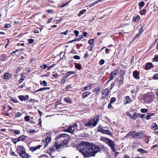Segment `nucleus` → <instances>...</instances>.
<instances>
[{
    "mask_svg": "<svg viewBox=\"0 0 158 158\" xmlns=\"http://www.w3.org/2000/svg\"><path fill=\"white\" fill-rule=\"evenodd\" d=\"M77 147L84 156H95L97 152L100 151V148L96 145L84 141L81 142Z\"/></svg>",
    "mask_w": 158,
    "mask_h": 158,
    "instance_id": "1",
    "label": "nucleus"
},
{
    "mask_svg": "<svg viewBox=\"0 0 158 158\" xmlns=\"http://www.w3.org/2000/svg\"><path fill=\"white\" fill-rule=\"evenodd\" d=\"M98 116H96L94 119L89 120L87 123H84V126L86 127V129L93 128L96 126L99 121Z\"/></svg>",
    "mask_w": 158,
    "mask_h": 158,
    "instance_id": "2",
    "label": "nucleus"
},
{
    "mask_svg": "<svg viewBox=\"0 0 158 158\" xmlns=\"http://www.w3.org/2000/svg\"><path fill=\"white\" fill-rule=\"evenodd\" d=\"M17 150L19 155L22 158H28V154L27 153L25 152V149L22 145H17Z\"/></svg>",
    "mask_w": 158,
    "mask_h": 158,
    "instance_id": "3",
    "label": "nucleus"
},
{
    "mask_svg": "<svg viewBox=\"0 0 158 158\" xmlns=\"http://www.w3.org/2000/svg\"><path fill=\"white\" fill-rule=\"evenodd\" d=\"M63 144L62 143L58 144L55 143L53 146L50 147L48 149V152L49 153L50 155H51L53 152H55L56 150L59 151V150L64 146Z\"/></svg>",
    "mask_w": 158,
    "mask_h": 158,
    "instance_id": "4",
    "label": "nucleus"
},
{
    "mask_svg": "<svg viewBox=\"0 0 158 158\" xmlns=\"http://www.w3.org/2000/svg\"><path fill=\"white\" fill-rule=\"evenodd\" d=\"M108 127H101L98 128V130L102 133L111 135L112 133Z\"/></svg>",
    "mask_w": 158,
    "mask_h": 158,
    "instance_id": "5",
    "label": "nucleus"
},
{
    "mask_svg": "<svg viewBox=\"0 0 158 158\" xmlns=\"http://www.w3.org/2000/svg\"><path fill=\"white\" fill-rule=\"evenodd\" d=\"M77 129V125L76 123L70 126L68 128L64 130L65 132H68L71 133H73Z\"/></svg>",
    "mask_w": 158,
    "mask_h": 158,
    "instance_id": "6",
    "label": "nucleus"
},
{
    "mask_svg": "<svg viewBox=\"0 0 158 158\" xmlns=\"http://www.w3.org/2000/svg\"><path fill=\"white\" fill-rule=\"evenodd\" d=\"M107 144L111 148L112 151L113 152H115L116 151V149L115 148L116 145L114 143V142L113 140L110 139Z\"/></svg>",
    "mask_w": 158,
    "mask_h": 158,
    "instance_id": "7",
    "label": "nucleus"
},
{
    "mask_svg": "<svg viewBox=\"0 0 158 158\" xmlns=\"http://www.w3.org/2000/svg\"><path fill=\"white\" fill-rule=\"evenodd\" d=\"M139 134L135 131L129 132L127 135V136H131L133 138L139 136Z\"/></svg>",
    "mask_w": 158,
    "mask_h": 158,
    "instance_id": "8",
    "label": "nucleus"
},
{
    "mask_svg": "<svg viewBox=\"0 0 158 158\" xmlns=\"http://www.w3.org/2000/svg\"><path fill=\"white\" fill-rule=\"evenodd\" d=\"M12 75L10 73H6L4 75L3 79L5 80H9L12 77Z\"/></svg>",
    "mask_w": 158,
    "mask_h": 158,
    "instance_id": "9",
    "label": "nucleus"
},
{
    "mask_svg": "<svg viewBox=\"0 0 158 158\" xmlns=\"http://www.w3.org/2000/svg\"><path fill=\"white\" fill-rule=\"evenodd\" d=\"M109 90L107 89H106L102 91V97L105 98L106 96L108 95L109 94Z\"/></svg>",
    "mask_w": 158,
    "mask_h": 158,
    "instance_id": "10",
    "label": "nucleus"
},
{
    "mask_svg": "<svg viewBox=\"0 0 158 158\" xmlns=\"http://www.w3.org/2000/svg\"><path fill=\"white\" fill-rule=\"evenodd\" d=\"M100 140L102 141L105 143L107 144L110 139L106 137H102L100 138Z\"/></svg>",
    "mask_w": 158,
    "mask_h": 158,
    "instance_id": "11",
    "label": "nucleus"
},
{
    "mask_svg": "<svg viewBox=\"0 0 158 158\" xmlns=\"http://www.w3.org/2000/svg\"><path fill=\"white\" fill-rule=\"evenodd\" d=\"M138 72L137 71H134L133 73L134 77L136 79H138L139 78V77L138 75Z\"/></svg>",
    "mask_w": 158,
    "mask_h": 158,
    "instance_id": "12",
    "label": "nucleus"
},
{
    "mask_svg": "<svg viewBox=\"0 0 158 158\" xmlns=\"http://www.w3.org/2000/svg\"><path fill=\"white\" fill-rule=\"evenodd\" d=\"M42 146L39 145L36 146H34L31 148V150L32 151H35L38 149H40Z\"/></svg>",
    "mask_w": 158,
    "mask_h": 158,
    "instance_id": "13",
    "label": "nucleus"
},
{
    "mask_svg": "<svg viewBox=\"0 0 158 158\" xmlns=\"http://www.w3.org/2000/svg\"><path fill=\"white\" fill-rule=\"evenodd\" d=\"M151 129L153 130H157L158 129V126L156 123H154L151 126Z\"/></svg>",
    "mask_w": 158,
    "mask_h": 158,
    "instance_id": "14",
    "label": "nucleus"
},
{
    "mask_svg": "<svg viewBox=\"0 0 158 158\" xmlns=\"http://www.w3.org/2000/svg\"><path fill=\"white\" fill-rule=\"evenodd\" d=\"M93 85V84H89V85L85 87L84 88V89L82 90V91H84L85 90H89L91 88V86Z\"/></svg>",
    "mask_w": 158,
    "mask_h": 158,
    "instance_id": "15",
    "label": "nucleus"
},
{
    "mask_svg": "<svg viewBox=\"0 0 158 158\" xmlns=\"http://www.w3.org/2000/svg\"><path fill=\"white\" fill-rule=\"evenodd\" d=\"M26 139V136L25 135H23L20 136L19 138H17L18 141H23Z\"/></svg>",
    "mask_w": 158,
    "mask_h": 158,
    "instance_id": "16",
    "label": "nucleus"
},
{
    "mask_svg": "<svg viewBox=\"0 0 158 158\" xmlns=\"http://www.w3.org/2000/svg\"><path fill=\"white\" fill-rule=\"evenodd\" d=\"M137 151L142 154L146 153L148 152L147 151L144 150L142 148L138 149Z\"/></svg>",
    "mask_w": 158,
    "mask_h": 158,
    "instance_id": "17",
    "label": "nucleus"
},
{
    "mask_svg": "<svg viewBox=\"0 0 158 158\" xmlns=\"http://www.w3.org/2000/svg\"><path fill=\"white\" fill-rule=\"evenodd\" d=\"M148 115L146 117V119L147 120L151 118V117L153 116L154 113H148Z\"/></svg>",
    "mask_w": 158,
    "mask_h": 158,
    "instance_id": "18",
    "label": "nucleus"
},
{
    "mask_svg": "<svg viewBox=\"0 0 158 158\" xmlns=\"http://www.w3.org/2000/svg\"><path fill=\"white\" fill-rule=\"evenodd\" d=\"M118 73V70H116L112 72L110 74V75H111V76H112L113 77H114Z\"/></svg>",
    "mask_w": 158,
    "mask_h": 158,
    "instance_id": "19",
    "label": "nucleus"
},
{
    "mask_svg": "<svg viewBox=\"0 0 158 158\" xmlns=\"http://www.w3.org/2000/svg\"><path fill=\"white\" fill-rule=\"evenodd\" d=\"M91 93L89 92H85L83 94V97L84 98H85V97H87Z\"/></svg>",
    "mask_w": 158,
    "mask_h": 158,
    "instance_id": "20",
    "label": "nucleus"
},
{
    "mask_svg": "<svg viewBox=\"0 0 158 158\" xmlns=\"http://www.w3.org/2000/svg\"><path fill=\"white\" fill-rule=\"evenodd\" d=\"M125 99L126 101V103H130L131 102V99L129 96L125 97Z\"/></svg>",
    "mask_w": 158,
    "mask_h": 158,
    "instance_id": "21",
    "label": "nucleus"
},
{
    "mask_svg": "<svg viewBox=\"0 0 158 158\" xmlns=\"http://www.w3.org/2000/svg\"><path fill=\"white\" fill-rule=\"evenodd\" d=\"M138 113L134 112L132 115L131 119L133 120L136 119L138 117Z\"/></svg>",
    "mask_w": 158,
    "mask_h": 158,
    "instance_id": "22",
    "label": "nucleus"
},
{
    "mask_svg": "<svg viewBox=\"0 0 158 158\" xmlns=\"http://www.w3.org/2000/svg\"><path fill=\"white\" fill-rule=\"evenodd\" d=\"M73 72L69 71L67 72L64 75V78H67L69 76L72 74H73Z\"/></svg>",
    "mask_w": 158,
    "mask_h": 158,
    "instance_id": "23",
    "label": "nucleus"
},
{
    "mask_svg": "<svg viewBox=\"0 0 158 158\" xmlns=\"http://www.w3.org/2000/svg\"><path fill=\"white\" fill-rule=\"evenodd\" d=\"M69 142V140H63V142L61 143H62L63 144V145H64V146L62 147V148L66 147V144Z\"/></svg>",
    "mask_w": 158,
    "mask_h": 158,
    "instance_id": "24",
    "label": "nucleus"
},
{
    "mask_svg": "<svg viewBox=\"0 0 158 158\" xmlns=\"http://www.w3.org/2000/svg\"><path fill=\"white\" fill-rule=\"evenodd\" d=\"M64 101L69 103H72V100L69 98L67 97L65 98H64Z\"/></svg>",
    "mask_w": 158,
    "mask_h": 158,
    "instance_id": "25",
    "label": "nucleus"
},
{
    "mask_svg": "<svg viewBox=\"0 0 158 158\" xmlns=\"http://www.w3.org/2000/svg\"><path fill=\"white\" fill-rule=\"evenodd\" d=\"M21 78L19 80V82L20 83H21L23 81H24V78L25 77V76L24 74L21 73Z\"/></svg>",
    "mask_w": 158,
    "mask_h": 158,
    "instance_id": "26",
    "label": "nucleus"
},
{
    "mask_svg": "<svg viewBox=\"0 0 158 158\" xmlns=\"http://www.w3.org/2000/svg\"><path fill=\"white\" fill-rule=\"evenodd\" d=\"M151 66L152 64L151 63H148L146 65L145 67L148 70L150 69Z\"/></svg>",
    "mask_w": 158,
    "mask_h": 158,
    "instance_id": "27",
    "label": "nucleus"
},
{
    "mask_svg": "<svg viewBox=\"0 0 158 158\" xmlns=\"http://www.w3.org/2000/svg\"><path fill=\"white\" fill-rule=\"evenodd\" d=\"M86 12V10L85 9H84L81 10L79 13L78 16H80L84 14Z\"/></svg>",
    "mask_w": 158,
    "mask_h": 158,
    "instance_id": "28",
    "label": "nucleus"
},
{
    "mask_svg": "<svg viewBox=\"0 0 158 158\" xmlns=\"http://www.w3.org/2000/svg\"><path fill=\"white\" fill-rule=\"evenodd\" d=\"M68 136V135L66 134H62L59 135L58 138H61V137H63V138L65 137H67Z\"/></svg>",
    "mask_w": 158,
    "mask_h": 158,
    "instance_id": "29",
    "label": "nucleus"
},
{
    "mask_svg": "<svg viewBox=\"0 0 158 158\" xmlns=\"http://www.w3.org/2000/svg\"><path fill=\"white\" fill-rule=\"evenodd\" d=\"M12 132L18 135L20 133V131L19 130H12Z\"/></svg>",
    "mask_w": 158,
    "mask_h": 158,
    "instance_id": "30",
    "label": "nucleus"
},
{
    "mask_svg": "<svg viewBox=\"0 0 158 158\" xmlns=\"http://www.w3.org/2000/svg\"><path fill=\"white\" fill-rule=\"evenodd\" d=\"M51 140V138L50 137L48 136L45 139V141L47 144L49 143Z\"/></svg>",
    "mask_w": 158,
    "mask_h": 158,
    "instance_id": "31",
    "label": "nucleus"
},
{
    "mask_svg": "<svg viewBox=\"0 0 158 158\" xmlns=\"http://www.w3.org/2000/svg\"><path fill=\"white\" fill-rule=\"evenodd\" d=\"M81 65L80 64H78L75 65V68L78 69L80 70L81 69Z\"/></svg>",
    "mask_w": 158,
    "mask_h": 158,
    "instance_id": "32",
    "label": "nucleus"
},
{
    "mask_svg": "<svg viewBox=\"0 0 158 158\" xmlns=\"http://www.w3.org/2000/svg\"><path fill=\"white\" fill-rule=\"evenodd\" d=\"M146 11V9H144L141 10L139 13L141 15H144L145 14Z\"/></svg>",
    "mask_w": 158,
    "mask_h": 158,
    "instance_id": "33",
    "label": "nucleus"
},
{
    "mask_svg": "<svg viewBox=\"0 0 158 158\" xmlns=\"http://www.w3.org/2000/svg\"><path fill=\"white\" fill-rule=\"evenodd\" d=\"M144 5V3L143 2H140L139 4V7H142Z\"/></svg>",
    "mask_w": 158,
    "mask_h": 158,
    "instance_id": "34",
    "label": "nucleus"
},
{
    "mask_svg": "<svg viewBox=\"0 0 158 158\" xmlns=\"http://www.w3.org/2000/svg\"><path fill=\"white\" fill-rule=\"evenodd\" d=\"M100 91V88L98 87H97L95 88L94 90V92H95L97 93H98Z\"/></svg>",
    "mask_w": 158,
    "mask_h": 158,
    "instance_id": "35",
    "label": "nucleus"
},
{
    "mask_svg": "<svg viewBox=\"0 0 158 158\" xmlns=\"http://www.w3.org/2000/svg\"><path fill=\"white\" fill-rule=\"evenodd\" d=\"M140 19L139 16V15L137 16L136 17H134L133 18V20L135 21L136 20H139Z\"/></svg>",
    "mask_w": 158,
    "mask_h": 158,
    "instance_id": "36",
    "label": "nucleus"
},
{
    "mask_svg": "<svg viewBox=\"0 0 158 158\" xmlns=\"http://www.w3.org/2000/svg\"><path fill=\"white\" fill-rule=\"evenodd\" d=\"M94 45V44L91 45L90 46H89L88 48V50L89 51H93V50L92 49V48L93 47Z\"/></svg>",
    "mask_w": 158,
    "mask_h": 158,
    "instance_id": "37",
    "label": "nucleus"
},
{
    "mask_svg": "<svg viewBox=\"0 0 158 158\" xmlns=\"http://www.w3.org/2000/svg\"><path fill=\"white\" fill-rule=\"evenodd\" d=\"M94 39H91L89 40L88 41V43L89 44H91V45L94 44Z\"/></svg>",
    "mask_w": 158,
    "mask_h": 158,
    "instance_id": "38",
    "label": "nucleus"
},
{
    "mask_svg": "<svg viewBox=\"0 0 158 158\" xmlns=\"http://www.w3.org/2000/svg\"><path fill=\"white\" fill-rule=\"evenodd\" d=\"M138 117H140L142 118H143L144 117V114H142L140 113H138Z\"/></svg>",
    "mask_w": 158,
    "mask_h": 158,
    "instance_id": "39",
    "label": "nucleus"
},
{
    "mask_svg": "<svg viewBox=\"0 0 158 158\" xmlns=\"http://www.w3.org/2000/svg\"><path fill=\"white\" fill-rule=\"evenodd\" d=\"M24 119L27 121H30V116L28 115H26L24 117Z\"/></svg>",
    "mask_w": 158,
    "mask_h": 158,
    "instance_id": "40",
    "label": "nucleus"
},
{
    "mask_svg": "<svg viewBox=\"0 0 158 158\" xmlns=\"http://www.w3.org/2000/svg\"><path fill=\"white\" fill-rule=\"evenodd\" d=\"M116 101V99L115 98H111V99L110 100V103H113L114 102Z\"/></svg>",
    "mask_w": 158,
    "mask_h": 158,
    "instance_id": "41",
    "label": "nucleus"
},
{
    "mask_svg": "<svg viewBox=\"0 0 158 158\" xmlns=\"http://www.w3.org/2000/svg\"><path fill=\"white\" fill-rule=\"evenodd\" d=\"M147 111V110L146 109H141L140 110V111L142 113H146Z\"/></svg>",
    "mask_w": 158,
    "mask_h": 158,
    "instance_id": "42",
    "label": "nucleus"
},
{
    "mask_svg": "<svg viewBox=\"0 0 158 158\" xmlns=\"http://www.w3.org/2000/svg\"><path fill=\"white\" fill-rule=\"evenodd\" d=\"M10 154L11 155L15 156H17V155L14 152L12 151L10 152Z\"/></svg>",
    "mask_w": 158,
    "mask_h": 158,
    "instance_id": "43",
    "label": "nucleus"
},
{
    "mask_svg": "<svg viewBox=\"0 0 158 158\" xmlns=\"http://www.w3.org/2000/svg\"><path fill=\"white\" fill-rule=\"evenodd\" d=\"M19 98L20 99V100L21 101H23V100H24V96H19Z\"/></svg>",
    "mask_w": 158,
    "mask_h": 158,
    "instance_id": "44",
    "label": "nucleus"
},
{
    "mask_svg": "<svg viewBox=\"0 0 158 158\" xmlns=\"http://www.w3.org/2000/svg\"><path fill=\"white\" fill-rule=\"evenodd\" d=\"M73 57L74 59L77 60H79L80 59V57L77 55H75L73 56Z\"/></svg>",
    "mask_w": 158,
    "mask_h": 158,
    "instance_id": "45",
    "label": "nucleus"
},
{
    "mask_svg": "<svg viewBox=\"0 0 158 158\" xmlns=\"http://www.w3.org/2000/svg\"><path fill=\"white\" fill-rule=\"evenodd\" d=\"M34 41V40L33 39H29L28 40V42L30 44H31Z\"/></svg>",
    "mask_w": 158,
    "mask_h": 158,
    "instance_id": "46",
    "label": "nucleus"
},
{
    "mask_svg": "<svg viewBox=\"0 0 158 158\" xmlns=\"http://www.w3.org/2000/svg\"><path fill=\"white\" fill-rule=\"evenodd\" d=\"M47 65L43 64V65H42L41 66V68L42 69H46V68H47Z\"/></svg>",
    "mask_w": 158,
    "mask_h": 158,
    "instance_id": "47",
    "label": "nucleus"
},
{
    "mask_svg": "<svg viewBox=\"0 0 158 158\" xmlns=\"http://www.w3.org/2000/svg\"><path fill=\"white\" fill-rule=\"evenodd\" d=\"M42 84L43 85V86H47V83L46 81H43L42 82Z\"/></svg>",
    "mask_w": 158,
    "mask_h": 158,
    "instance_id": "48",
    "label": "nucleus"
},
{
    "mask_svg": "<svg viewBox=\"0 0 158 158\" xmlns=\"http://www.w3.org/2000/svg\"><path fill=\"white\" fill-rule=\"evenodd\" d=\"M70 1H69L67 3H66L65 4H63L62 5L60 6V7H64L66 6L70 2Z\"/></svg>",
    "mask_w": 158,
    "mask_h": 158,
    "instance_id": "49",
    "label": "nucleus"
},
{
    "mask_svg": "<svg viewBox=\"0 0 158 158\" xmlns=\"http://www.w3.org/2000/svg\"><path fill=\"white\" fill-rule=\"evenodd\" d=\"M74 33L75 34L76 36H78L79 32L77 30H74Z\"/></svg>",
    "mask_w": 158,
    "mask_h": 158,
    "instance_id": "50",
    "label": "nucleus"
},
{
    "mask_svg": "<svg viewBox=\"0 0 158 158\" xmlns=\"http://www.w3.org/2000/svg\"><path fill=\"white\" fill-rule=\"evenodd\" d=\"M104 60L103 59L101 60L99 62V63L100 64H103L104 63Z\"/></svg>",
    "mask_w": 158,
    "mask_h": 158,
    "instance_id": "51",
    "label": "nucleus"
},
{
    "mask_svg": "<svg viewBox=\"0 0 158 158\" xmlns=\"http://www.w3.org/2000/svg\"><path fill=\"white\" fill-rule=\"evenodd\" d=\"M153 79H158V74H156L153 77Z\"/></svg>",
    "mask_w": 158,
    "mask_h": 158,
    "instance_id": "52",
    "label": "nucleus"
},
{
    "mask_svg": "<svg viewBox=\"0 0 158 158\" xmlns=\"http://www.w3.org/2000/svg\"><path fill=\"white\" fill-rule=\"evenodd\" d=\"M68 32V31L67 30H66V31H65L64 32H61L60 34H62V35H65L67 34Z\"/></svg>",
    "mask_w": 158,
    "mask_h": 158,
    "instance_id": "53",
    "label": "nucleus"
},
{
    "mask_svg": "<svg viewBox=\"0 0 158 158\" xmlns=\"http://www.w3.org/2000/svg\"><path fill=\"white\" fill-rule=\"evenodd\" d=\"M12 140L13 142L15 144L17 143L19 141H18V140L17 139V138L13 139Z\"/></svg>",
    "mask_w": 158,
    "mask_h": 158,
    "instance_id": "54",
    "label": "nucleus"
},
{
    "mask_svg": "<svg viewBox=\"0 0 158 158\" xmlns=\"http://www.w3.org/2000/svg\"><path fill=\"white\" fill-rule=\"evenodd\" d=\"M127 115L130 118H131V117H132V115L130 113H129V112H127Z\"/></svg>",
    "mask_w": 158,
    "mask_h": 158,
    "instance_id": "55",
    "label": "nucleus"
},
{
    "mask_svg": "<svg viewBox=\"0 0 158 158\" xmlns=\"http://www.w3.org/2000/svg\"><path fill=\"white\" fill-rule=\"evenodd\" d=\"M21 114L20 112H18L16 114V116L17 117H19L21 115Z\"/></svg>",
    "mask_w": 158,
    "mask_h": 158,
    "instance_id": "56",
    "label": "nucleus"
},
{
    "mask_svg": "<svg viewBox=\"0 0 158 158\" xmlns=\"http://www.w3.org/2000/svg\"><path fill=\"white\" fill-rule=\"evenodd\" d=\"M44 91V89H43V88H40V89H38L35 92H38L39 91Z\"/></svg>",
    "mask_w": 158,
    "mask_h": 158,
    "instance_id": "57",
    "label": "nucleus"
},
{
    "mask_svg": "<svg viewBox=\"0 0 158 158\" xmlns=\"http://www.w3.org/2000/svg\"><path fill=\"white\" fill-rule=\"evenodd\" d=\"M139 144V143L138 142H137V141H136V142H134V145L133 146V148H134L135 147V145H138Z\"/></svg>",
    "mask_w": 158,
    "mask_h": 158,
    "instance_id": "58",
    "label": "nucleus"
},
{
    "mask_svg": "<svg viewBox=\"0 0 158 158\" xmlns=\"http://www.w3.org/2000/svg\"><path fill=\"white\" fill-rule=\"evenodd\" d=\"M114 77L112 76H111V75H110V79H109L108 81L107 82H109V81H110L111 80H113L114 78Z\"/></svg>",
    "mask_w": 158,
    "mask_h": 158,
    "instance_id": "59",
    "label": "nucleus"
},
{
    "mask_svg": "<svg viewBox=\"0 0 158 158\" xmlns=\"http://www.w3.org/2000/svg\"><path fill=\"white\" fill-rule=\"evenodd\" d=\"M83 37V36L82 35H80L79 36V37L77 39V40L76 41H79V40H80Z\"/></svg>",
    "mask_w": 158,
    "mask_h": 158,
    "instance_id": "60",
    "label": "nucleus"
},
{
    "mask_svg": "<svg viewBox=\"0 0 158 158\" xmlns=\"http://www.w3.org/2000/svg\"><path fill=\"white\" fill-rule=\"evenodd\" d=\"M66 79V78H64V76L63 77V79L61 81V83L64 84L65 83V79Z\"/></svg>",
    "mask_w": 158,
    "mask_h": 158,
    "instance_id": "61",
    "label": "nucleus"
},
{
    "mask_svg": "<svg viewBox=\"0 0 158 158\" xmlns=\"http://www.w3.org/2000/svg\"><path fill=\"white\" fill-rule=\"evenodd\" d=\"M11 100L13 102L15 103H17V100L14 99L13 98H11Z\"/></svg>",
    "mask_w": 158,
    "mask_h": 158,
    "instance_id": "62",
    "label": "nucleus"
},
{
    "mask_svg": "<svg viewBox=\"0 0 158 158\" xmlns=\"http://www.w3.org/2000/svg\"><path fill=\"white\" fill-rule=\"evenodd\" d=\"M154 60L156 61H158V56H155L154 58Z\"/></svg>",
    "mask_w": 158,
    "mask_h": 158,
    "instance_id": "63",
    "label": "nucleus"
},
{
    "mask_svg": "<svg viewBox=\"0 0 158 158\" xmlns=\"http://www.w3.org/2000/svg\"><path fill=\"white\" fill-rule=\"evenodd\" d=\"M28 96L27 95H26L25 96H24V100L25 101L27 100L28 99Z\"/></svg>",
    "mask_w": 158,
    "mask_h": 158,
    "instance_id": "64",
    "label": "nucleus"
}]
</instances>
